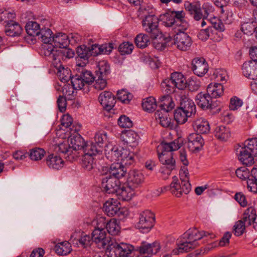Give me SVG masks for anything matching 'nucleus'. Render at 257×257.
<instances>
[{
  "mask_svg": "<svg viewBox=\"0 0 257 257\" xmlns=\"http://www.w3.org/2000/svg\"><path fill=\"white\" fill-rule=\"evenodd\" d=\"M160 249V244L158 241H155L152 243L143 241L137 249H136L134 256L133 257H149L158 253Z\"/></svg>",
  "mask_w": 257,
  "mask_h": 257,
  "instance_id": "nucleus-7",
  "label": "nucleus"
},
{
  "mask_svg": "<svg viewBox=\"0 0 257 257\" xmlns=\"http://www.w3.org/2000/svg\"><path fill=\"white\" fill-rule=\"evenodd\" d=\"M174 117L177 123L184 124L187 121L188 117L190 116L179 107L174 111Z\"/></svg>",
  "mask_w": 257,
  "mask_h": 257,
  "instance_id": "nucleus-53",
  "label": "nucleus"
},
{
  "mask_svg": "<svg viewBox=\"0 0 257 257\" xmlns=\"http://www.w3.org/2000/svg\"><path fill=\"white\" fill-rule=\"evenodd\" d=\"M76 234V233H74L72 235L70 239V241L73 244H75L78 246L81 245L83 247H86L87 246H90L92 242H93L92 236L86 234H82L80 238L76 239L74 237Z\"/></svg>",
  "mask_w": 257,
  "mask_h": 257,
  "instance_id": "nucleus-38",
  "label": "nucleus"
},
{
  "mask_svg": "<svg viewBox=\"0 0 257 257\" xmlns=\"http://www.w3.org/2000/svg\"><path fill=\"white\" fill-rule=\"evenodd\" d=\"M98 70L96 71L97 75L103 77L106 76L110 73V66L106 61L102 60L98 62Z\"/></svg>",
  "mask_w": 257,
  "mask_h": 257,
  "instance_id": "nucleus-57",
  "label": "nucleus"
},
{
  "mask_svg": "<svg viewBox=\"0 0 257 257\" xmlns=\"http://www.w3.org/2000/svg\"><path fill=\"white\" fill-rule=\"evenodd\" d=\"M78 75L82 77L83 80L86 84L85 85H87L88 86L92 84L94 80V77L90 71L83 70Z\"/></svg>",
  "mask_w": 257,
  "mask_h": 257,
  "instance_id": "nucleus-63",
  "label": "nucleus"
},
{
  "mask_svg": "<svg viewBox=\"0 0 257 257\" xmlns=\"http://www.w3.org/2000/svg\"><path fill=\"white\" fill-rule=\"evenodd\" d=\"M175 104L172 98L169 95H164L160 99L159 110H165L170 112L175 107Z\"/></svg>",
  "mask_w": 257,
  "mask_h": 257,
  "instance_id": "nucleus-39",
  "label": "nucleus"
},
{
  "mask_svg": "<svg viewBox=\"0 0 257 257\" xmlns=\"http://www.w3.org/2000/svg\"><path fill=\"white\" fill-rule=\"evenodd\" d=\"M178 99L180 107L190 117L195 115L196 110L194 102L187 96L181 93L177 96L176 100Z\"/></svg>",
  "mask_w": 257,
  "mask_h": 257,
  "instance_id": "nucleus-10",
  "label": "nucleus"
},
{
  "mask_svg": "<svg viewBox=\"0 0 257 257\" xmlns=\"http://www.w3.org/2000/svg\"><path fill=\"white\" fill-rule=\"evenodd\" d=\"M52 32L49 28H45L44 29H41V33H40V38L41 41L43 42L46 45L52 44L49 43L51 42H53V37H52ZM44 45L42 46V47Z\"/></svg>",
  "mask_w": 257,
  "mask_h": 257,
  "instance_id": "nucleus-58",
  "label": "nucleus"
},
{
  "mask_svg": "<svg viewBox=\"0 0 257 257\" xmlns=\"http://www.w3.org/2000/svg\"><path fill=\"white\" fill-rule=\"evenodd\" d=\"M144 181V176L143 173L137 170L130 171L127 178V184L134 189L140 187Z\"/></svg>",
  "mask_w": 257,
  "mask_h": 257,
  "instance_id": "nucleus-17",
  "label": "nucleus"
},
{
  "mask_svg": "<svg viewBox=\"0 0 257 257\" xmlns=\"http://www.w3.org/2000/svg\"><path fill=\"white\" fill-rule=\"evenodd\" d=\"M41 54L49 62L61 63V60L73 58L74 52L67 47L55 48L52 44H49L42 47Z\"/></svg>",
  "mask_w": 257,
  "mask_h": 257,
  "instance_id": "nucleus-2",
  "label": "nucleus"
},
{
  "mask_svg": "<svg viewBox=\"0 0 257 257\" xmlns=\"http://www.w3.org/2000/svg\"><path fill=\"white\" fill-rule=\"evenodd\" d=\"M140 6L138 16L142 20L146 19L149 16H155L153 14V9L151 6L145 4L140 5Z\"/></svg>",
  "mask_w": 257,
  "mask_h": 257,
  "instance_id": "nucleus-52",
  "label": "nucleus"
},
{
  "mask_svg": "<svg viewBox=\"0 0 257 257\" xmlns=\"http://www.w3.org/2000/svg\"><path fill=\"white\" fill-rule=\"evenodd\" d=\"M121 164L123 165L131 166L135 162V154L133 152L124 149L121 153Z\"/></svg>",
  "mask_w": 257,
  "mask_h": 257,
  "instance_id": "nucleus-51",
  "label": "nucleus"
},
{
  "mask_svg": "<svg viewBox=\"0 0 257 257\" xmlns=\"http://www.w3.org/2000/svg\"><path fill=\"white\" fill-rule=\"evenodd\" d=\"M45 154V151L44 149L40 148H35L30 150L29 156L32 160L38 161L41 160Z\"/></svg>",
  "mask_w": 257,
  "mask_h": 257,
  "instance_id": "nucleus-60",
  "label": "nucleus"
},
{
  "mask_svg": "<svg viewBox=\"0 0 257 257\" xmlns=\"http://www.w3.org/2000/svg\"><path fill=\"white\" fill-rule=\"evenodd\" d=\"M143 30L150 35L152 39L159 36L160 31L158 28L159 20L156 16H149L142 20Z\"/></svg>",
  "mask_w": 257,
  "mask_h": 257,
  "instance_id": "nucleus-8",
  "label": "nucleus"
},
{
  "mask_svg": "<svg viewBox=\"0 0 257 257\" xmlns=\"http://www.w3.org/2000/svg\"><path fill=\"white\" fill-rule=\"evenodd\" d=\"M107 249L110 257H133L136 251L133 245L124 242H111Z\"/></svg>",
  "mask_w": 257,
  "mask_h": 257,
  "instance_id": "nucleus-5",
  "label": "nucleus"
},
{
  "mask_svg": "<svg viewBox=\"0 0 257 257\" xmlns=\"http://www.w3.org/2000/svg\"><path fill=\"white\" fill-rule=\"evenodd\" d=\"M74 41V42H77L79 39L77 35H73L71 34L68 36L66 34L59 33L56 34L53 37L52 45L56 48H63L68 46L71 41Z\"/></svg>",
  "mask_w": 257,
  "mask_h": 257,
  "instance_id": "nucleus-11",
  "label": "nucleus"
},
{
  "mask_svg": "<svg viewBox=\"0 0 257 257\" xmlns=\"http://www.w3.org/2000/svg\"><path fill=\"white\" fill-rule=\"evenodd\" d=\"M93 48V45L91 46V48H88L85 45H82L77 48L76 53L80 59L88 61L89 58L91 56H95L94 51Z\"/></svg>",
  "mask_w": 257,
  "mask_h": 257,
  "instance_id": "nucleus-40",
  "label": "nucleus"
},
{
  "mask_svg": "<svg viewBox=\"0 0 257 257\" xmlns=\"http://www.w3.org/2000/svg\"><path fill=\"white\" fill-rule=\"evenodd\" d=\"M206 92L212 99L217 98L222 95L224 88L220 83H210L207 87Z\"/></svg>",
  "mask_w": 257,
  "mask_h": 257,
  "instance_id": "nucleus-33",
  "label": "nucleus"
},
{
  "mask_svg": "<svg viewBox=\"0 0 257 257\" xmlns=\"http://www.w3.org/2000/svg\"><path fill=\"white\" fill-rule=\"evenodd\" d=\"M210 236V238H214L215 235L204 231H199L196 228L189 229L177 240V247L172 250L174 254L189 251L196 247L198 243L197 240L204 236Z\"/></svg>",
  "mask_w": 257,
  "mask_h": 257,
  "instance_id": "nucleus-1",
  "label": "nucleus"
},
{
  "mask_svg": "<svg viewBox=\"0 0 257 257\" xmlns=\"http://www.w3.org/2000/svg\"><path fill=\"white\" fill-rule=\"evenodd\" d=\"M181 147V144L175 140L170 143L162 142L157 148V153L168 154L178 150Z\"/></svg>",
  "mask_w": 257,
  "mask_h": 257,
  "instance_id": "nucleus-27",
  "label": "nucleus"
},
{
  "mask_svg": "<svg viewBox=\"0 0 257 257\" xmlns=\"http://www.w3.org/2000/svg\"><path fill=\"white\" fill-rule=\"evenodd\" d=\"M161 87L163 91L169 95L172 93H173L175 91L176 86L173 84V82L171 81L170 79H165L161 84Z\"/></svg>",
  "mask_w": 257,
  "mask_h": 257,
  "instance_id": "nucleus-62",
  "label": "nucleus"
},
{
  "mask_svg": "<svg viewBox=\"0 0 257 257\" xmlns=\"http://www.w3.org/2000/svg\"><path fill=\"white\" fill-rule=\"evenodd\" d=\"M158 158L160 162L167 168L166 174L170 175L172 170L175 169V161L173 158V153H158Z\"/></svg>",
  "mask_w": 257,
  "mask_h": 257,
  "instance_id": "nucleus-25",
  "label": "nucleus"
},
{
  "mask_svg": "<svg viewBox=\"0 0 257 257\" xmlns=\"http://www.w3.org/2000/svg\"><path fill=\"white\" fill-rule=\"evenodd\" d=\"M134 190L135 189L130 187L127 184L126 186H122L121 187L119 186L115 193L119 199L122 201H128L132 199L134 194Z\"/></svg>",
  "mask_w": 257,
  "mask_h": 257,
  "instance_id": "nucleus-36",
  "label": "nucleus"
},
{
  "mask_svg": "<svg viewBox=\"0 0 257 257\" xmlns=\"http://www.w3.org/2000/svg\"><path fill=\"white\" fill-rule=\"evenodd\" d=\"M124 149L118 146L108 144L105 146V154L108 160L111 162L119 161Z\"/></svg>",
  "mask_w": 257,
  "mask_h": 257,
  "instance_id": "nucleus-18",
  "label": "nucleus"
},
{
  "mask_svg": "<svg viewBox=\"0 0 257 257\" xmlns=\"http://www.w3.org/2000/svg\"><path fill=\"white\" fill-rule=\"evenodd\" d=\"M46 164L50 168L59 170L63 167L64 162L60 157L51 154L47 158Z\"/></svg>",
  "mask_w": 257,
  "mask_h": 257,
  "instance_id": "nucleus-37",
  "label": "nucleus"
},
{
  "mask_svg": "<svg viewBox=\"0 0 257 257\" xmlns=\"http://www.w3.org/2000/svg\"><path fill=\"white\" fill-rule=\"evenodd\" d=\"M142 105L143 109L148 112L154 111L157 107L156 100L153 97L144 99Z\"/></svg>",
  "mask_w": 257,
  "mask_h": 257,
  "instance_id": "nucleus-54",
  "label": "nucleus"
},
{
  "mask_svg": "<svg viewBox=\"0 0 257 257\" xmlns=\"http://www.w3.org/2000/svg\"><path fill=\"white\" fill-rule=\"evenodd\" d=\"M170 80L177 88L183 90L187 86V81L184 75L180 72H175L171 74Z\"/></svg>",
  "mask_w": 257,
  "mask_h": 257,
  "instance_id": "nucleus-35",
  "label": "nucleus"
},
{
  "mask_svg": "<svg viewBox=\"0 0 257 257\" xmlns=\"http://www.w3.org/2000/svg\"><path fill=\"white\" fill-rule=\"evenodd\" d=\"M70 141L72 146L71 150L75 151L83 150L86 144L84 139L78 134L76 133L70 136Z\"/></svg>",
  "mask_w": 257,
  "mask_h": 257,
  "instance_id": "nucleus-42",
  "label": "nucleus"
},
{
  "mask_svg": "<svg viewBox=\"0 0 257 257\" xmlns=\"http://www.w3.org/2000/svg\"><path fill=\"white\" fill-rule=\"evenodd\" d=\"M256 220V212L254 209L252 208H248L244 213L243 217L241 220H243V223L247 226L253 225L254 228V224Z\"/></svg>",
  "mask_w": 257,
  "mask_h": 257,
  "instance_id": "nucleus-41",
  "label": "nucleus"
},
{
  "mask_svg": "<svg viewBox=\"0 0 257 257\" xmlns=\"http://www.w3.org/2000/svg\"><path fill=\"white\" fill-rule=\"evenodd\" d=\"M101 147L94 143H86L83 150L84 155H90L94 157L102 151Z\"/></svg>",
  "mask_w": 257,
  "mask_h": 257,
  "instance_id": "nucleus-47",
  "label": "nucleus"
},
{
  "mask_svg": "<svg viewBox=\"0 0 257 257\" xmlns=\"http://www.w3.org/2000/svg\"><path fill=\"white\" fill-rule=\"evenodd\" d=\"M56 252L61 255H66L71 252L70 243L67 241L58 243L55 247Z\"/></svg>",
  "mask_w": 257,
  "mask_h": 257,
  "instance_id": "nucleus-56",
  "label": "nucleus"
},
{
  "mask_svg": "<svg viewBox=\"0 0 257 257\" xmlns=\"http://www.w3.org/2000/svg\"><path fill=\"white\" fill-rule=\"evenodd\" d=\"M187 139L188 148L191 152H198L202 149L204 141L200 135L195 133H192L188 136Z\"/></svg>",
  "mask_w": 257,
  "mask_h": 257,
  "instance_id": "nucleus-14",
  "label": "nucleus"
},
{
  "mask_svg": "<svg viewBox=\"0 0 257 257\" xmlns=\"http://www.w3.org/2000/svg\"><path fill=\"white\" fill-rule=\"evenodd\" d=\"M126 170L122 164L118 163L112 164L109 168V173L106 174L117 179L122 178L126 174Z\"/></svg>",
  "mask_w": 257,
  "mask_h": 257,
  "instance_id": "nucleus-30",
  "label": "nucleus"
},
{
  "mask_svg": "<svg viewBox=\"0 0 257 257\" xmlns=\"http://www.w3.org/2000/svg\"><path fill=\"white\" fill-rule=\"evenodd\" d=\"M101 220L102 219H98L96 225L91 233L92 240L99 248L108 247L110 243V238L107 236L104 226Z\"/></svg>",
  "mask_w": 257,
  "mask_h": 257,
  "instance_id": "nucleus-6",
  "label": "nucleus"
},
{
  "mask_svg": "<svg viewBox=\"0 0 257 257\" xmlns=\"http://www.w3.org/2000/svg\"><path fill=\"white\" fill-rule=\"evenodd\" d=\"M174 33H169L168 36H163L162 34L160 33L159 38H154L153 41V45L155 49L158 50H163L166 47L168 43L170 42L172 39Z\"/></svg>",
  "mask_w": 257,
  "mask_h": 257,
  "instance_id": "nucleus-32",
  "label": "nucleus"
},
{
  "mask_svg": "<svg viewBox=\"0 0 257 257\" xmlns=\"http://www.w3.org/2000/svg\"><path fill=\"white\" fill-rule=\"evenodd\" d=\"M197 36L202 41H206L209 38L216 41H219L221 40V37L214 35L212 33L211 28H208V27L206 29L201 30L199 32Z\"/></svg>",
  "mask_w": 257,
  "mask_h": 257,
  "instance_id": "nucleus-46",
  "label": "nucleus"
},
{
  "mask_svg": "<svg viewBox=\"0 0 257 257\" xmlns=\"http://www.w3.org/2000/svg\"><path fill=\"white\" fill-rule=\"evenodd\" d=\"M22 31L20 24L15 21H10L5 25V32L7 36L16 37L19 36Z\"/></svg>",
  "mask_w": 257,
  "mask_h": 257,
  "instance_id": "nucleus-31",
  "label": "nucleus"
},
{
  "mask_svg": "<svg viewBox=\"0 0 257 257\" xmlns=\"http://www.w3.org/2000/svg\"><path fill=\"white\" fill-rule=\"evenodd\" d=\"M242 74L251 79L257 78V63L252 61L245 62L242 66Z\"/></svg>",
  "mask_w": 257,
  "mask_h": 257,
  "instance_id": "nucleus-24",
  "label": "nucleus"
},
{
  "mask_svg": "<svg viewBox=\"0 0 257 257\" xmlns=\"http://www.w3.org/2000/svg\"><path fill=\"white\" fill-rule=\"evenodd\" d=\"M195 101L198 106L204 110L212 109L215 107L212 98L207 92L198 93L195 97Z\"/></svg>",
  "mask_w": 257,
  "mask_h": 257,
  "instance_id": "nucleus-19",
  "label": "nucleus"
},
{
  "mask_svg": "<svg viewBox=\"0 0 257 257\" xmlns=\"http://www.w3.org/2000/svg\"><path fill=\"white\" fill-rule=\"evenodd\" d=\"M71 82L76 90L83 89L85 92H87L89 90L88 86L85 85L86 84L82 77L78 74L71 77Z\"/></svg>",
  "mask_w": 257,
  "mask_h": 257,
  "instance_id": "nucleus-45",
  "label": "nucleus"
},
{
  "mask_svg": "<svg viewBox=\"0 0 257 257\" xmlns=\"http://www.w3.org/2000/svg\"><path fill=\"white\" fill-rule=\"evenodd\" d=\"M121 138L127 145L133 148L138 145L140 137L137 133L130 130L123 133Z\"/></svg>",
  "mask_w": 257,
  "mask_h": 257,
  "instance_id": "nucleus-26",
  "label": "nucleus"
},
{
  "mask_svg": "<svg viewBox=\"0 0 257 257\" xmlns=\"http://www.w3.org/2000/svg\"><path fill=\"white\" fill-rule=\"evenodd\" d=\"M236 155L238 160L246 166H251L254 162L255 156L244 146H239L236 149Z\"/></svg>",
  "mask_w": 257,
  "mask_h": 257,
  "instance_id": "nucleus-16",
  "label": "nucleus"
},
{
  "mask_svg": "<svg viewBox=\"0 0 257 257\" xmlns=\"http://www.w3.org/2000/svg\"><path fill=\"white\" fill-rule=\"evenodd\" d=\"M134 49V45L128 42H125L121 44L118 48L119 51L122 55L131 54Z\"/></svg>",
  "mask_w": 257,
  "mask_h": 257,
  "instance_id": "nucleus-64",
  "label": "nucleus"
},
{
  "mask_svg": "<svg viewBox=\"0 0 257 257\" xmlns=\"http://www.w3.org/2000/svg\"><path fill=\"white\" fill-rule=\"evenodd\" d=\"M52 65L55 68L54 71L57 73L60 80L62 82H66L68 81L70 78L71 79V70L68 68H65L60 62H51Z\"/></svg>",
  "mask_w": 257,
  "mask_h": 257,
  "instance_id": "nucleus-21",
  "label": "nucleus"
},
{
  "mask_svg": "<svg viewBox=\"0 0 257 257\" xmlns=\"http://www.w3.org/2000/svg\"><path fill=\"white\" fill-rule=\"evenodd\" d=\"M94 158L90 155H84L82 160V167L87 171H90L94 168Z\"/></svg>",
  "mask_w": 257,
  "mask_h": 257,
  "instance_id": "nucleus-61",
  "label": "nucleus"
},
{
  "mask_svg": "<svg viewBox=\"0 0 257 257\" xmlns=\"http://www.w3.org/2000/svg\"><path fill=\"white\" fill-rule=\"evenodd\" d=\"M207 22L210 24L208 28H211L212 33L214 35H217L216 32H222L225 30L224 26L222 21L216 17L207 20Z\"/></svg>",
  "mask_w": 257,
  "mask_h": 257,
  "instance_id": "nucleus-44",
  "label": "nucleus"
},
{
  "mask_svg": "<svg viewBox=\"0 0 257 257\" xmlns=\"http://www.w3.org/2000/svg\"><path fill=\"white\" fill-rule=\"evenodd\" d=\"M102 188L108 194L115 193L120 186V182L115 177L105 175L102 179Z\"/></svg>",
  "mask_w": 257,
  "mask_h": 257,
  "instance_id": "nucleus-12",
  "label": "nucleus"
},
{
  "mask_svg": "<svg viewBox=\"0 0 257 257\" xmlns=\"http://www.w3.org/2000/svg\"><path fill=\"white\" fill-rule=\"evenodd\" d=\"M98 219H102L101 220L104 226V229H106L108 233L112 235H116L119 232L120 227L118 225L117 220L112 218L107 221L104 217H100Z\"/></svg>",
  "mask_w": 257,
  "mask_h": 257,
  "instance_id": "nucleus-28",
  "label": "nucleus"
},
{
  "mask_svg": "<svg viewBox=\"0 0 257 257\" xmlns=\"http://www.w3.org/2000/svg\"><path fill=\"white\" fill-rule=\"evenodd\" d=\"M243 146L255 157L257 156V138H251L246 140Z\"/></svg>",
  "mask_w": 257,
  "mask_h": 257,
  "instance_id": "nucleus-59",
  "label": "nucleus"
},
{
  "mask_svg": "<svg viewBox=\"0 0 257 257\" xmlns=\"http://www.w3.org/2000/svg\"><path fill=\"white\" fill-rule=\"evenodd\" d=\"M191 69L194 74L202 77L207 72L208 65L204 58H195L192 61Z\"/></svg>",
  "mask_w": 257,
  "mask_h": 257,
  "instance_id": "nucleus-15",
  "label": "nucleus"
},
{
  "mask_svg": "<svg viewBox=\"0 0 257 257\" xmlns=\"http://www.w3.org/2000/svg\"><path fill=\"white\" fill-rule=\"evenodd\" d=\"M154 221L155 215L151 211L147 210L140 213L137 227L143 232H148L154 226Z\"/></svg>",
  "mask_w": 257,
  "mask_h": 257,
  "instance_id": "nucleus-9",
  "label": "nucleus"
},
{
  "mask_svg": "<svg viewBox=\"0 0 257 257\" xmlns=\"http://www.w3.org/2000/svg\"><path fill=\"white\" fill-rule=\"evenodd\" d=\"M26 30L27 34L31 36L39 37L41 29L40 25L36 22H29L26 25Z\"/></svg>",
  "mask_w": 257,
  "mask_h": 257,
  "instance_id": "nucleus-50",
  "label": "nucleus"
},
{
  "mask_svg": "<svg viewBox=\"0 0 257 257\" xmlns=\"http://www.w3.org/2000/svg\"><path fill=\"white\" fill-rule=\"evenodd\" d=\"M214 134L217 139L222 141L227 140L230 137L229 128L223 125L216 127Z\"/></svg>",
  "mask_w": 257,
  "mask_h": 257,
  "instance_id": "nucleus-43",
  "label": "nucleus"
},
{
  "mask_svg": "<svg viewBox=\"0 0 257 257\" xmlns=\"http://www.w3.org/2000/svg\"><path fill=\"white\" fill-rule=\"evenodd\" d=\"M93 48L94 55L96 56L99 54H109L112 51L113 46L112 43L104 44L101 45L94 44Z\"/></svg>",
  "mask_w": 257,
  "mask_h": 257,
  "instance_id": "nucleus-49",
  "label": "nucleus"
},
{
  "mask_svg": "<svg viewBox=\"0 0 257 257\" xmlns=\"http://www.w3.org/2000/svg\"><path fill=\"white\" fill-rule=\"evenodd\" d=\"M189 173L187 169L184 167L180 172L181 183H178V179L174 176L173 180L170 184L171 192L177 197H180L183 194H187L191 189L189 182Z\"/></svg>",
  "mask_w": 257,
  "mask_h": 257,
  "instance_id": "nucleus-3",
  "label": "nucleus"
},
{
  "mask_svg": "<svg viewBox=\"0 0 257 257\" xmlns=\"http://www.w3.org/2000/svg\"><path fill=\"white\" fill-rule=\"evenodd\" d=\"M136 46L140 48H144L150 43V38L148 35L140 34L138 35L135 40Z\"/></svg>",
  "mask_w": 257,
  "mask_h": 257,
  "instance_id": "nucleus-55",
  "label": "nucleus"
},
{
  "mask_svg": "<svg viewBox=\"0 0 257 257\" xmlns=\"http://www.w3.org/2000/svg\"><path fill=\"white\" fill-rule=\"evenodd\" d=\"M98 100L103 108L107 111H110L113 107L116 102L112 93L106 91L99 94Z\"/></svg>",
  "mask_w": 257,
  "mask_h": 257,
  "instance_id": "nucleus-20",
  "label": "nucleus"
},
{
  "mask_svg": "<svg viewBox=\"0 0 257 257\" xmlns=\"http://www.w3.org/2000/svg\"><path fill=\"white\" fill-rule=\"evenodd\" d=\"M184 7L196 21H199L202 18L206 19L210 13L214 11L212 5L208 3H204L202 6V9L204 12V15L201 12L200 4L199 3H191L186 1L184 3Z\"/></svg>",
  "mask_w": 257,
  "mask_h": 257,
  "instance_id": "nucleus-4",
  "label": "nucleus"
},
{
  "mask_svg": "<svg viewBox=\"0 0 257 257\" xmlns=\"http://www.w3.org/2000/svg\"><path fill=\"white\" fill-rule=\"evenodd\" d=\"M166 20L163 22L166 27H174V24L185 21V13L183 11H172L171 16H166Z\"/></svg>",
  "mask_w": 257,
  "mask_h": 257,
  "instance_id": "nucleus-22",
  "label": "nucleus"
},
{
  "mask_svg": "<svg viewBox=\"0 0 257 257\" xmlns=\"http://www.w3.org/2000/svg\"><path fill=\"white\" fill-rule=\"evenodd\" d=\"M167 111L157 110L155 113V117L159 121L160 124L165 127H172L171 119Z\"/></svg>",
  "mask_w": 257,
  "mask_h": 257,
  "instance_id": "nucleus-34",
  "label": "nucleus"
},
{
  "mask_svg": "<svg viewBox=\"0 0 257 257\" xmlns=\"http://www.w3.org/2000/svg\"><path fill=\"white\" fill-rule=\"evenodd\" d=\"M120 208V205L117 201L111 199L107 200L103 205V209L108 216L116 215Z\"/></svg>",
  "mask_w": 257,
  "mask_h": 257,
  "instance_id": "nucleus-29",
  "label": "nucleus"
},
{
  "mask_svg": "<svg viewBox=\"0 0 257 257\" xmlns=\"http://www.w3.org/2000/svg\"><path fill=\"white\" fill-rule=\"evenodd\" d=\"M193 130L198 134H206L210 131V125L208 121L203 117H199L194 119L192 123Z\"/></svg>",
  "mask_w": 257,
  "mask_h": 257,
  "instance_id": "nucleus-23",
  "label": "nucleus"
},
{
  "mask_svg": "<svg viewBox=\"0 0 257 257\" xmlns=\"http://www.w3.org/2000/svg\"><path fill=\"white\" fill-rule=\"evenodd\" d=\"M53 147L54 151L56 153L68 155V156L71 155V153L72 152L71 147L66 141L54 144H53Z\"/></svg>",
  "mask_w": 257,
  "mask_h": 257,
  "instance_id": "nucleus-48",
  "label": "nucleus"
},
{
  "mask_svg": "<svg viewBox=\"0 0 257 257\" xmlns=\"http://www.w3.org/2000/svg\"><path fill=\"white\" fill-rule=\"evenodd\" d=\"M174 44L178 49L182 51H186L190 47L192 41L190 37L184 32L174 34Z\"/></svg>",
  "mask_w": 257,
  "mask_h": 257,
  "instance_id": "nucleus-13",
  "label": "nucleus"
}]
</instances>
